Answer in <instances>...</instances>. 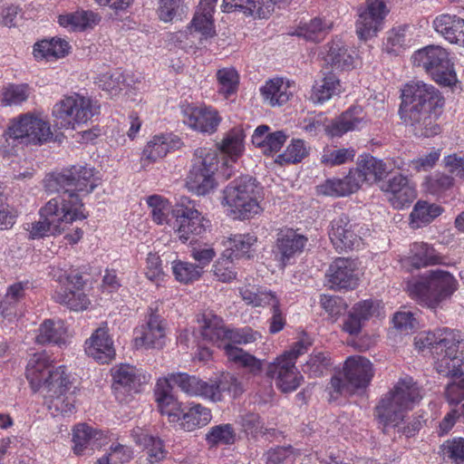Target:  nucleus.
<instances>
[{"label": "nucleus", "mask_w": 464, "mask_h": 464, "mask_svg": "<svg viewBox=\"0 0 464 464\" xmlns=\"http://www.w3.org/2000/svg\"><path fill=\"white\" fill-rule=\"evenodd\" d=\"M401 99V119L414 135L428 138L440 132L437 119L445 101L435 87L422 82L408 83L402 89Z\"/></svg>", "instance_id": "obj_1"}, {"label": "nucleus", "mask_w": 464, "mask_h": 464, "mask_svg": "<svg viewBox=\"0 0 464 464\" xmlns=\"http://www.w3.org/2000/svg\"><path fill=\"white\" fill-rule=\"evenodd\" d=\"M94 168L81 165H72L63 169L60 174V186L63 183L67 186H72L74 189L66 188L62 192L60 191L63 213L62 218H60V225L87 218L83 213V204L75 190L85 191L87 194L92 192L99 184L94 178ZM64 227H60V233L64 232Z\"/></svg>", "instance_id": "obj_2"}, {"label": "nucleus", "mask_w": 464, "mask_h": 464, "mask_svg": "<svg viewBox=\"0 0 464 464\" xmlns=\"http://www.w3.org/2000/svg\"><path fill=\"white\" fill-rule=\"evenodd\" d=\"M458 286V280L452 274L435 269L409 280L406 291L420 304L436 309L443 301L451 297Z\"/></svg>", "instance_id": "obj_3"}, {"label": "nucleus", "mask_w": 464, "mask_h": 464, "mask_svg": "<svg viewBox=\"0 0 464 464\" xmlns=\"http://www.w3.org/2000/svg\"><path fill=\"white\" fill-rule=\"evenodd\" d=\"M421 399L420 389L412 378L401 379L375 407V415L384 426L396 427Z\"/></svg>", "instance_id": "obj_4"}, {"label": "nucleus", "mask_w": 464, "mask_h": 464, "mask_svg": "<svg viewBox=\"0 0 464 464\" xmlns=\"http://www.w3.org/2000/svg\"><path fill=\"white\" fill-rule=\"evenodd\" d=\"M260 198V187L256 179L244 176L224 188L221 204L234 218L244 220L262 212Z\"/></svg>", "instance_id": "obj_5"}, {"label": "nucleus", "mask_w": 464, "mask_h": 464, "mask_svg": "<svg viewBox=\"0 0 464 464\" xmlns=\"http://www.w3.org/2000/svg\"><path fill=\"white\" fill-rule=\"evenodd\" d=\"M412 63L415 66L422 67L440 85L451 86L457 82L449 53L440 46L429 45L418 50L412 55Z\"/></svg>", "instance_id": "obj_6"}, {"label": "nucleus", "mask_w": 464, "mask_h": 464, "mask_svg": "<svg viewBox=\"0 0 464 464\" xmlns=\"http://www.w3.org/2000/svg\"><path fill=\"white\" fill-rule=\"evenodd\" d=\"M100 113V106L91 99L74 93L60 102V129L74 130Z\"/></svg>", "instance_id": "obj_7"}, {"label": "nucleus", "mask_w": 464, "mask_h": 464, "mask_svg": "<svg viewBox=\"0 0 464 464\" xmlns=\"http://www.w3.org/2000/svg\"><path fill=\"white\" fill-rule=\"evenodd\" d=\"M9 133L14 139L33 144L46 142L53 136L50 124L40 115L30 112L14 119L9 126Z\"/></svg>", "instance_id": "obj_8"}, {"label": "nucleus", "mask_w": 464, "mask_h": 464, "mask_svg": "<svg viewBox=\"0 0 464 464\" xmlns=\"http://www.w3.org/2000/svg\"><path fill=\"white\" fill-rule=\"evenodd\" d=\"M186 201L189 203V200L184 198L172 209L175 233L183 243L192 241L195 237L204 234L208 223L201 213L194 207L187 206Z\"/></svg>", "instance_id": "obj_9"}, {"label": "nucleus", "mask_w": 464, "mask_h": 464, "mask_svg": "<svg viewBox=\"0 0 464 464\" xmlns=\"http://www.w3.org/2000/svg\"><path fill=\"white\" fill-rule=\"evenodd\" d=\"M389 10L382 0H366L358 8L356 33L360 39L368 40L381 30Z\"/></svg>", "instance_id": "obj_10"}, {"label": "nucleus", "mask_w": 464, "mask_h": 464, "mask_svg": "<svg viewBox=\"0 0 464 464\" xmlns=\"http://www.w3.org/2000/svg\"><path fill=\"white\" fill-rule=\"evenodd\" d=\"M266 375L274 379L276 387L285 393L295 391L303 380L302 374L295 367V362L292 359L282 356L276 357L268 364Z\"/></svg>", "instance_id": "obj_11"}, {"label": "nucleus", "mask_w": 464, "mask_h": 464, "mask_svg": "<svg viewBox=\"0 0 464 464\" xmlns=\"http://www.w3.org/2000/svg\"><path fill=\"white\" fill-rule=\"evenodd\" d=\"M54 366L45 353L34 354L28 362L26 378L34 391L43 389L49 392L55 387L53 382Z\"/></svg>", "instance_id": "obj_12"}, {"label": "nucleus", "mask_w": 464, "mask_h": 464, "mask_svg": "<svg viewBox=\"0 0 464 464\" xmlns=\"http://www.w3.org/2000/svg\"><path fill=\"white\" fill-rule=\"evenodd\" d=\"M391 205L397 209L408 208L417 197L414 186L406 176L396 174L381 187Z\"/></svg>", "instance_id": "obj_13"}, {"label": "nucleus", "mask_w": 464, "mask_h": 464, "mask_svg": "<svg viewBox=\"0 0 464 464\" xmlns=\"http://www.w3.org/2000/svg\"><path fill=\"white\" fill-rule=\"evenodd\" d=\"M330 239L337 250L347 251L360 246L362 238L348 216L342 214L331 222Z\"/></svg>", "instance_id": "obj_14"}, {"label": "nucleus", "mask_w": 464, "mask_h": 464, "mask_svg": "<svg viewBox=\"0 0 464 464\" xmlns=\"http://www.w3.org/2000/svg\"><path fill=\"white\" fill-rule=\"evenodd\" d=\"M112 390L116 398L121 401L139 392L140 380L138 371L130 364H120L111 369Z\"/></svg>", "instance_id": "obj_15"}, {"label": "nucleus", "mask_w": 464, "mask_h": 464, "mask_svg": "<svg viewBox=\"0 0 464 464\" xmlns=\"http://www.w3.org/2000/svg\"><path fill=\"white\" fill-rule=\"evenodd\" d=\"M307 243V237L293 228H281L276 234L275 254L285 266L290 258L301 253Z\"/></svg>", "instance_id": "obj_16"}, {"label": "nucleus", "mask_w": 464, "mask_h": 464, "mask_svg": "<svg viewBox=\"0 0 464 464\" xmlns=\"http://www.w3.org/2000/svg\"><path fill=\"white\" fill-rule=\"evenodd\" d=\"M169 383L173 382L183 392L192 397H202L204 399L212 400L218 399L217 388L210 382H205L196 376L187 373H172L168 378Z\"/></svg>", "instance_id": "obj_17"}, {"label": "nucleus", "mask_w": 464, "mask_h": 464, "mask_svg": "<svg viewBox=\"0 0 464 464\" xmlns=\"http://www.w3.org/2000/svg\"><path fill=\"white\" fill-rule=\"evenodd\" d=\"M445 257L432 246L424 242H415L411 246L410 252L401 259L402 266L407 269H420L430 266L443 265Z\"/></svg>", "instance_id": "obj_18"}, {"label": "nucleus", "mask_w": 464, "mask_h": 464, "mask_svg": "<svg viewBox=\"0 0 464 464\" xmlns=\"http://www.w3.org/2000/svg\"><path fill=\"white\" fill-rule=\"evenodd\" d=\"M166 322L160 314L151 313L141 328L140 337L135 339L136 345L146 349L163 348L166 339Z\"/></svg>", "instance_id": "obj_19"}, {"label": "nucleus", "mask_w": 464, "mask_h": 464, "mask_svg": "<svg viewBox=\"0 0 464 464\" xmlns=\"http://www.w3.org/2000/svg\"><path fill=\"white\" fill-rule=\"evenodd\" d=\"M184 114V123L203 133H214L221 121L218 112L208 107H188Z\"/></svg>", "instance_id": "obj_20"}, {"label": "nucleus", "mask_w": 464, "mask_h": 464, "mask_svg": "<svg viewBox=\"0 0 464 464\" xmlns=\"http://www.w3.org/2000/svg\"><path fill=\"white\" fill-rule=\"evenodd\" d=\"M343 372L345 381L352 389L366 387L373 376L372 362L362 356L347 358Z\"/></svg>", "instance_id": "obj_21"}, {"label": "nucleus", "mask_w": 464, "mask_h": 464, "mask_svg": "<svg viewBox=\"0 0 464 464\" xmlns=\"http://www.w3.org/2000/svg\"><path fill=\"white\" fill-rule=\"evenodd\" d=\"M172 386L168 379H160L155 389L156 401L162 415L167 416L170 423H179L184 413L181 404L171 393Z\"/></svg>", "instance_id": "obj_22"}, {"label": "nucleus", "mask_w": 464, "mask_h": 464, "mask_svg": "<svg viewBox=\"0 0 464 464\" xmlns=\"http://www.w3.org/2000/svg\"><path fill=\"white\" fill-rule=\"evenodd\" d=\"M356 264L353 259L339 257L329 267V281L332 287L354 288L358 285L355 274Z\"/></svg>", "instance_id": "obj_23"}, {"label": "nucleus", "mask_w": 464, "mask_h": 464, "mask_svg": "<svg viewBox=\"0 0 464 464\" xmlns=\"http://www.w3.org/2000/svg\"><path fill=\"white\" fill-rule=\"evenodd\" d=\"M63 285L65 290L60 296V303L73 311L85 310L90 304V300L82 290L84 285L82 276L78 273L70 275L65 278Z\"/></svg>", "instance_id": "obj_24"}, {"label": "nucleus", "mask_w": 464, "mask_h": 464, "mask_svg": "<svg viewBox=\"0 0 464 464\" xmlns=\"http://www.w3.org/2000/svg\"><path fill=\"white\" fill-rule=\"evenodd\" d=\"M86 353L101 363L110 362L115 356L111 339L106 329L98 328L85 343Z\"/></svg>", "instance_id": "obj_25"}, {"label": "nucleus", "mask_w": 464, "mask_h": 464, "mask_svg": "<svg viewBox=\"0 0 464 464\" xmlns=\"http://www.w3.org/2000/svg\"><path fill=\"white\" fill-rule=\"evenodd\" d=\"M433 27L447 41L464 46V19L451 14H441L433 21Z\"/></svg>", "instance_id": "obj_26"}, {"label": "nucleus", "mask_w": 464, "mask_h": 464, "mask_svg": "<svg viewBox=\"0 0 464 464\" xmlns=\"http://www.w3.org/2000/svg\"><path fill=\"white\" fill-rule=\"evenodd\" d=\"M365 113L362 106L353 105L327 126V132L332 137H341L348 131L355 130L364 122Z\"/></svg>", "instance_id": "obj_27"}, {"label": "nucleus", "mask_w": 464, "mask_h": 464, "mask_svg": "<svg viewBox=\"0 0 464 464\" xmlns=\"http://www.w3.org/2000/svg\"><path fill=\"white\" fill-rule=\"evenodd\" d=\"M58 200L52 198L40 211V220L28 225L27 230L31 239H36L48 235L51 227H56L58 221Z\"/></svg>", "instance_id": "obj_28"}, {"label": "nucleus", "mask_w": 464, "mask_h": 464, "mask_svg": "<svg viewBox=\"0 0 464 464\" xmlns=\"http://www.w3.org/2000/svg\"><path fill=\"white\" fill-rule=\"evenodd\" d=\"M286 140V135L282 130L269 132L267 125L258 126L253 135V144L259 148L264 154L270 155L278 152Z\"/></svg>", "instance_id": "obj_29"}, {"label": "nucleus", "mask_w": 464, "mask_h": 464, "mask_svg": "<svg viewBox=\"0 0 464 464\" xmlns=\"http://www.w3.org/2000/svg\"><path fill=\"white\" fill-rule=\"evenodd\" d=\"M231 330L227 329L223 320L218 315L208 314L203 317V324L201 326V335L218 347H224L227 341H229Z\"/></svg>", "instance_id": "obj_30"}, {"label": "nucleus", "mask_w": 464, "mask_h": 464, "mask_svg": "<svg viewBox=\"0 0 464 464\" xmlns=\"http://www.w3.org/2000/svg\"><path fill=\"white\" fill-rule=\"evenodd\" d=\"M132 436L135 442L143 448L150 463H159L166 458L167 451L160 438L153 437L140 428L133 430Z\"/></svg>", "instance_id": "obj_31"}, {"label": "nucleus", "mask_w": 464, "mask_h": 464, "mask_svg": "<svg viewBox=\"0 0 464 464\" xmlns=\"http://www.w3.org/2000/svg\"><path fill=\"white\" fill-rule=\"evenodd\" d=\"M289 82H284L281 78L269 80L260 89L264 101L270 106H281L287 102L293 92L290 91Z\"/></svg>", "instance_id": "obj_32"}, {"label": "nucleus", "mask_w": 464, "mask_h": 464, "mask_svg": "<svg viewBox=\"0 0 464 464\" xmlns=\"http://www.w3.org/2000/svg\"><path fill=\"white\" fill-rule=\"evenodd\" d=\"M442 353L464 359V334L456 330H444L435 345V354Z\"/></svg>", "instance_id": "obj_33"}, {"label": "nucleus", "mask_w": 464, "mask_h": 464, "mask_svg": "<svg viewBox=\"0 0 464 464\" xmlns=\"http://www.w3.org/2000/svg\"><path fill=\"white\" fill-rule=\"evenodd\" d=\"M353 169L360 176L362 184L366 181L382 180L388 172L386 164L382 160L369 154L362 156L357 167Z\"/></svg>", "instance_id": "obj_34"}, {"label": "nucleus", "mask_w": 464, "mask_h": 464, "mask_svg": "<svg viewBox=\"0 0 464 464\" xmlns=\"http://www.w3.org/2000/svg\"><path fill=\"white\" fill-rule=\"evenodd\" d=\"M324 60L332 68L342 71L351 70L354 63L353 56L340 41H334L326 45Z\"/></svg>", "instance_id": "obj_35"}, {"label": "nucleus", "mask_w": 464, "mask_h": 464, "mask_svg": "<svg viewBox=\"0 0 464 464\" xmlns=\"http://www.w3.org/2000/svg\"><path fill=\"white\" fill-rule=\"evenodd\" d=\"M101 15L93 11H77L64 15L60 14V25L71 26L74 31L92 29L101 22Z\"/></svg>", "instance_id": "obj_36"}, {"label": "nucleus", "mask_w": 464, "mask_h": 464, "mask_svg": "<svg viewBox=\"0 0 464 464\" xmlns=\"http://www.w3.org/2000/svg\"><path fill=\"white\" fill-rule=\"evenodd\" d=\"M211 418V411L197 403L192 405L188 411L182 414L179 426L185 431H193L208 425Z\"/></svg>", "instance_id": "obj_37"}, {"label": "nucleus", "mask_w": 464, "mask_h": 464, "mask_svg": "<svg viewBox=\"0 0 464 464\" xmlns=\"http://www.w3.org/2000/svg\"><path fill=\"white\" fill-rule=\"evenodd\" d=\"M224 350L228 360L246 369L249 373L257 375L263 370V362L243 349L225 344Z\"/></svg>", "instance_id": "obj_38"}, {"label": "nucleus", "mask_w": 464, "mask_h": 464, "mask_svg": "<svg viewBox=\"0 0 464 464\" xmlns=\"http://www.w3.org/2000/svg\"><path fill=\"white\" fill-rule=\"evenodd\" d=\"M441 213L442 208L440 206L419 200L410 215V225L412 228H419L430 223Z\"/></svg>", "instance_id": "obj_39"}, {"label": "nucleus", "mask_w": 464, "mask_h": 464, "mask_svg": "<svg viewBox=\"0 0 464 464\" xmlns=\"http://www.w3.org/2000/svg\"><path fill=\"white\" fill-rule=\"evenodd\" d=\"M188 188L197 195H206L215 187V179L213 175L206 173L199 167L192 166L187 180Z\"/></svg>", "instance_id": "obj_40"}, {"label": "nucleus", "mask_w": 464, "mask_h": 464, "mask_svg": "<svg viewBox=\"0 0 464 464\" xmlns=\"http://www.w3.org/2000/svg\"><path fill=\"white\" fill-rule=\"evenodd\" d=\"M213 11L211 7H200L194 14L189 29L198 33L202 38H211L216 34L213 22Z\"/></svg>", "instance_id": "obj_41"}, {"label": "nucleus", "mask_w": 464, "mask_h": 464, "mask_svg": "<svg viewBox=\"0 0 464 464\" xmlns=\"http://www.w3.org/2000/svg\"><path fill=\"white\" fill-rule=\"evenodd\" d=\"M340 87L338 77L334 73L329 72L324 77L321 84L314 86L311 100L314 103H324L339 93Z\"/></svg>", "instance_id": "obj_42"}, {"label": "nucleus", "mask_w": 464, "mask_h": 464, "mask_svg": "<svg viewBox=\"0 0 464 464\" xmlns=\"http://www.w3.org/2000/svg\"><path fill=\"white\" fill-rule=\"evenodd\" d=\"M77 391L76 380L71 379L64 370L60 371V402L65 404V408L61 410L63 414L70 413L74 410Z\"/></svg>", "instance_id": "obj_43"}, {"label": "nucleus", "mask_w": 464, "mask_h": 464, "mask_svg": "<svg viewBox=\"0 0 464 464\" xmlns=\"http://www.w3.org/2000/svg\"><path fill=\"white\" fill-rule=\"evenodd\" d=\"M171 269L175 279L185 285L199 280L204 274L201 266L182 260H174Z\"/></svg>", "instance_id": "obj_44"}, {"label": "nucleus", "mask_w": 464, "mask_h": 464, "mask_svg": "<svg viewBox=\"0 0 464 464\" xmlns=\"http://www.w3.org/2000/svg\"><path fill=\"white\" fill-rule=\"evenodd\" d=\"M102 437V432L93 430L85 423L78 424L72 430L73 452L82 455L83 450L93 441Z\"/></svg>", "instance_id": "obj_45"}, {"label": "nucleus", "mask_w": 464, "mask_h": 464, "mask_svg": "<svg viewBox=\"0 0 464 464\" xmlns=\"http://www.w3.org/2000/svg\"><path fill=\"white\" fill-rule=\"evenodd\" d=\"M24 289L22 283H16L10 285L4 299L0 303V312L2 316L8 322H12L16 317L14 304L24 296Z\"/></svg>", "instance_id": "obj_46"}, {"label": "nucleus", "mask_w": 464, "mask_h": 464, "mask_svg": "<svg viewBox=\"0 0 464 464\" xmlns=\"http://www.w3.org/2000/svg\"><path fill=\"white\" fill-rule=\"evenodd\" d=\"M242 299L254 307L276 306V297L270 292H260L255 286L246 285L239 290Z\"/></svg>", "instance_id": "obj_47"}, {"label": "nucleus", "mask_w": 464, "mask_h": 464, "mask_svg": "<svg viewBox=\"0 0 464 464\" xmlns=\"http://www.w3.org/2000/svg\"><path fill=\"white\" fill-rule=\"evenodd\" d=\"M212 385L217 388L218 399L212 400L214 402L223 400V392H228L233 398L240 396L245 389L243 383L233 374L223 373L218 380L212 381Z\"/></svg>", "instance_id": "obj_48"}, {"label": "nucleus", "mask_w": 464, "mask_h": 464, "mask_svg": "<svg viewBox=\"0 0 464 464\" xmlns=\"http://www.w3.org/2000/svg\"><path fill=\"white\" fill-rule=\"evenodd\" d=\"M435 369L444 377H459L462 375L461 365L464 359L448 355L446 353L435 354Z\"/></svg>", "instance_id": "obj_49"}, {"label": "nucleus", "mask_w": 464, "mask_h": 464, "mask_svg": "<svg viewBox=\"0 0 464 464\" xmlns=\"http://www.w3.org/2000/svg\"><path fill=\"white\" fill-rule=\"evenodd\" d=\"M236 440V431L231 424H220L210 428L206 441L210 447L219 444L230 445Z\"/></svg>", "instance_id": "obj_50"}, {"label": "nucleus", "mask_w": 464, "mask_h": 464, "mask_svg": "<svg viewBox=\"0 0 464 464\" xmlns=\"http://www.w3.org/2000/svg\"><path fill=\"white\" fill-rule=\"evenodd\" d=\"M244 130L239 128L232 129L223 139L220 144V150L230 158L239 157L244 150Z\"/></svg>", "instance_id": "obj_51"}, {"label": "nucleus", "mask_w": 464, "mask_h": 464, "mask_svg": "<svg viewBox=\"0 0 464 464\" xmlns=\"http://www.w3.org/2000/svg\"><path fill=\"white\" fill-rule=\"evenodd\" d=\"M217 80L219 85L218 92L226 98L237 91L239 75L235 68L226 67L217 72Z\"/></svg>", "instance_id": "obj_52"}, {"label": "nucleus", "mask_w": 464, "mask_h": 464, "mask_svg": "<svg viewBox=\"0 0 464 464\" xmlns=\"http://www.w3.org/2000/svg\"><path fill=\"white\" fill-rule=\"evenodd\" d=\"M29 97V88L26 84H10L3 89L0 101L5 106L17 105Z\"/></svg>", "instance_id": "obj_53"}, {"label": "nucleus", "mask_w": 464, "mask_h": 464, "mask_svg": "<svg viewBox=\"0 0 464 464\" xmlns=\"http://www.w3.org/2000/svg\"><path fill=\"white\" fill-rule=\"evenodd\" d=\"M57 45L58 40L54 37L38 41L34 44L33 55L38 62L55 61L58 57Z\"/></svg>", "instance_id": "obj_54"}, {"label": "nucleus", "mask_w": 464, "mask_h": 464, "mask_svg": "<svg viewBox=\"0 0 464 464\" xmlns=\"http://www.w3.org/2000/svg\"><path fill=\"white\" fill-rule=\"evenodd\" d=\"M329 29L330 26L326 25L322 19L314 18L300 26L297 30V35L309 41L319 42L324 39Z\"/></svg>", "instance_id": "obj_55"}, {"label": "nucleus", "mask_w": 464, "mask_h": 464, "mask_svg": "<svg viewBox=\"0 0 464 464\" xmlns=\"http://www.w3.org/2000/svg\"><path fill=\"white\" fill-rule=\"evenodd\" d=\"M169 149L168 139L165 136H155L144 148L142 160H147L150 162L156 161L166 156Z\"/></svg>", "instance_id": "obj_56"}, {"label": "nucleus", "mask_w": 464, "mask_h": 464, "mask_svg": "<svg viewBox=\"0 0 464 464\" xmlns=\"http://www.w3.org/2000/svg\"><path fill=\"white\" fill-rule=\"evenodd\" d=\"M195 156L193 166L199 167L206 173L214 175L218 164L217 151L208 148H198L195 150Z\"/></svg>", "instance_id": "obj_57"}, {"label": "nucleus", "mask_w": 464, "mask_h": 464, "mask_svg": "<svg viewBox=\"0 0 464 464\" xmlns=\"http://www.w3.org/2000/svg\"><path fill=\"white\" fill-rule=\"evenodd\" d=\"M355 151L352 148H343L338 150L326 149L321 157V162L325 166H337L353 161Z\"/></svg>", "instance_id": "obj_58"}, {"label": "nucleus", "mask_w": 464, "mask_h": 464, "mask_svg": "<svg viewBox=\"0 0 464 464\" xmlns=\"http://www.w3.org/2000/svg\"><path fill=\"white\" fill-rule=\"evenodd\" d=\"M215 278L222 283H230L237 277V271L230 257L221 256L212 266Z\"/></svg>", "instance_id": "obj_59"}, {"label": "nucleus", "mask_w": 464, "mask_h": 464, "mask_svg": "<svg viewBox=\"0 0 464 464\" xmlns=\"http://www.w3.org/2000/svg\"><path fill=\"white\" fill-rule=\"evenodd\" d=\"M257 237L250 233L235 234L227 237L228 247L241 256H250L249 253L253 246L256 243Z\"/></svg>", "instance_id": "obj_60"}, {"label": "nucleus", "mask_w": 464, "mask_h": 464, "mask_svg": "<svg viewBox=\"0 0 464 464\" xmlns=\"http://www.w3.org/2000/svg\"><path fill=\"white\" fill-rule=\"evenodd\" d=\"M441 452L444 458L449 459L454 464H464V438L446 440L441 445Z\"/></svg>", "instance_id": "obj_61"}, {"label": "nucleus", "mask_w": 464, "mask_h": 464, "mask_svg": "<svg viewBox=\"0 0 464 464\" xmlns=\"http://www.w3.org/2000/svg\"><path fill=\"white\" fill-rule=\"evenodd\" d=\"M330 364L328 356L321 352L313 353L304 365L303 371L311 377L321 376Z\"/></svg>", "instance_id": "obj_62"}, {"label": "nucleus", "mask_w": 464, "mask_h": 464, "mask_svg": "<svg viewBox=\"0 0 464 464\" xmlns=\"http://www.w3.org/2000/svg\"><path fill=\"white\" fill-rule=\"evenodd\" d=\"M307 154L308 151L304 141L296 140L287 146L285 152L278 156V160L280 162L296 163L300 162Z\"/></svg>", "instance_id": "obj_63"}, {"label": "nucleus", "mask_w": 464, "mask_h": 464, "mask_svg": "<svg viewBox=\"0 0 464 464\" xmlns=\"http://www.w3.org/2000/svg\"><path fill=\"white\" fill-rule=\"evenodd\" d=\"M147 203L151 208L152 218L157 224H162L166 221L169 212L168 200L158 195H152L148 198Z\"/></svg>", "instance_id": "obj_64"}]
</instances>
